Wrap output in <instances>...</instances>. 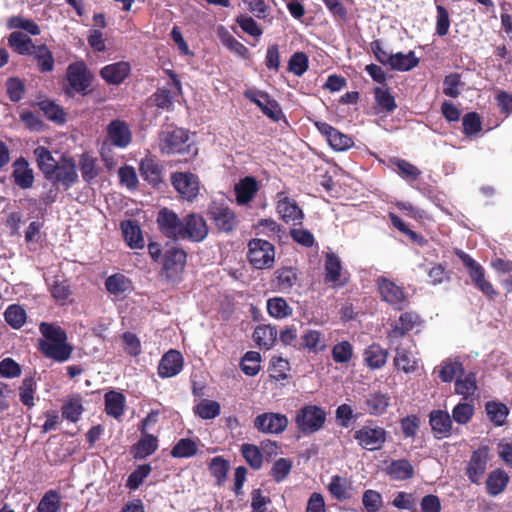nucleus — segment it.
<instances>
[{"instance_id":"nucleus-33","label":"nucleus","mask_w":512,"mask_h":512,"mask_svg":"<svg viewBox=\"0 0 512 512\" xmlns=\"http://www.w3.org/2000/svg\"><path fill=\"white\" fill-rule=\"evenodd\" d=\"M105 287L110 294L120 296L132 290V283L125 275L117 273L106 279Z\"/></svg>"},{"instance_id":"nucleus-54","label":"nucleus","mask_w":512,"mask_h":512,"mask_svg":"<svg viewBox=\"0 0 512 512\" xmlns=\"http://www.w3.org/2000/svg\"><path fill=\"white\" fill-rule=\"evenodd\" d=\"M260 233L277 239H282L285 235L284 229L273 219H261L257 225Z\"/></svg>"},{"instance_id":"nucleus-15","label":"nucleus","mask_w":512,"mask_h":512,"mask_svg":"<svg viewBox=\"0 0 512 512\" xmlns=\"http://www.w3.org/2000/svg\"><path fill=\"white\" fill-rule=\"evenodd\" d=\"M377 286L382 299L396 310H402L406 304V295L402 287L396 285L388 278L380 277Z\"/></svg>"},{"instance_id":"nucleus-40","label":"nucleus","mask_w":512,"mask_h":512,"mask_svg":"<svg viewBox=\"0 0 512 512\" xmlns=\"http://www.w3.org/2000/svg\"><path fill=\"white\" fill-rule=\"evenodd\" d=\"M387 351L377 344L370 345L364 352V361L371 369L381 368L387 360Z\"/></svg>"},{"instance_id":"nucleus-4","label":"nucleus","mask_w":512,"mask_h":512,"mask_svg":"<svg viewBox=\"0 0 512 512\" xmlns=\"http://www.w3.org/2000/svg\"><path fill=\"white\" fill-rule=\"evenodd\" d=\"M354 439L361 448L368 451H377L383 448L387 439V432L383 427L368 422L355 430Z\"/></svg>"},{"instance_id":"nucleus-31","label":"nucleus","mask_w":512,"mask_h":512,"mask_svg":"<svg viewBox=\"0 0 512 512\" xmlns=\"http://www.w3.org/2000/svg\"><path fill=\"white\" fill-rule=\"evenodd\" d=\"M258 190L257 182L252 177H246L235 185L237 203L245 205L249 203Z\"/></svg>"},{"instance_id":"nucleus-17","label":"nucleus","mask_w":512,"mask_h":512,"mask_svg":"<svg viewBox=\"0 0 512 512\" xmlns=\"http://www.w3.org/2000/svg\"><path fill=\"white\" fill-rule=\"evenodd\" d=\"M318 131L335 151H345L353 145V140L348 135L338 131L326 122L315 123Z\"/></svg>"},{"instance_id":"nucleus-19","label":"nucleus","mask_w":512,"mask_h":512,"mask_svg":"<svg viewBox=\"0 0 512 512\" xmlns=\"http://www.w3.org/2000/svg\"><path fill=\"white\" fill-rule=\"evenodd\" d=\"M245 97L256 104L263 114L274 121L279 120L281 109L275 100H272L267 93L257 90H247Z\"/></svg>"},{"instance_id":"nucleus-49","label":"nucleus","mask_w":512,"mask_h":512,"mask_svg":"<svg viewBox=\"0 0 512 512\" xmlns=\"http://www.w3.org/2000/svg\"><path fill=\"white\" fill-rule=\"evenodd\" d=\"M350 484L348 480L339 475L331 477L330 483L328 484V490L334 498L337 500H345L349 497Z\"/></svg>"},{"instance_id":"nucleus-27","label":"nucleus","mask_w":512,"mask_h":512,"mask_svg":"<svg viewBox=\"0 0 512 512\" xmlns=\"http://www.w3.org/2000/svg\"><path fill=\"white\" fill-rule=\"evenodd\" d=\"M386 473L392 480L403 481L414 476V467L407 459L392 460L386 467Z\"/></svg>"},{"instance_id":"nucleus-12","label":"nucleus","mask_w":512,"mask_h":512,"mask_svg":"<svg viewBox=\"0 0 512 512\" xmlns=\"http://www.w3.org/2000/svg\"><path fill=\"white\" fill-rule=\"evenodd\" d=\"M325 282L334 288L343 287L348 282V272L342 267V261L334 252L325 255Z\"/></svg>"},{"instance_id":"nucleus-59","label":"nucleus","mask_w":512,"mask_h":512,"mask_svg":"<svg viewBox=\"0 0 512 512\" xmlns=\"http://www.w3.org/2000/svg\"><path fill=\"white\" fill-rule=\"evenodd\" d=\"M362 503L366 512H378L383 505V499L379 492L368 489L363 493Z\"/></svg>"},{"instance_id":"nucleus-41","label":"nucleus","mask_w":512,"mask_h":512,"mask_svg":"<svg viewBox=\"0 0 512 512\" xmlns=\"http://www.w3.org/2000/svg\"><path fill=\"white\" fill-rule=\"evenodd\" d=\"M389 406V397L383 393H372L365 399V410L371 415L383 414Z\"/></svg>"},{"instance_id":"nucleus-45","label":"nucleus","mask_w":512,"mask_h":512,"mask_svg":"<svg viewBox=\"0 0 512 512\" xmlns=\"http://www.w3.org/2000/svg\"><path fill=\"white\" fill-rule=\"evenodd\" d=\"M158 448V440L155 436L142 433V438L135 447V457L143 459L153 454Z\"/></svg>"},{"instance_id":"nucleus-26","label":"nucleus","mask_w":512,"mask_h":512,"mask_svg":"<svg viewBox=\"0 0 512 512\" xmlns=\"http://www.w3.org/2000/svg\"><path fill=\"white\" fill-rule=\"evenodd\" d=\"M488 453L486 449L473 452L467 467V475L471 482L479 483L487 467Z\"/></svg>"},{"instance_id":"nucleus-5","label":"nucleus","mask_w":512,"mask_h":512,"mask_svg":"<svg viewBox=\"0 0 512 512\" xmlns=\"http://www.w3.org/2000/svg\"><path fill=\"white\" fill-rule=\"evenodd\" d=\"M66 79L69 84L66 90L68 94L75 92L86 95L91 85L93 75L83 61H77L68 65Z\"/></svg>"},{"instance_id":"nucleus-57","label":"nucleus","mask_w":512,"mask_h":512,"mask_svg":"<svg viewBox=\"0 0 512 512\" xmlns=\"http://www.w3.org/2000/svg\"><path fill=\"white\" fill-rule=\"evenodd\" d=\"M392 162L397 167L398 173L407 181H415L421 174L416 166L406 160L396 158Z\"/></svg>"},{"instance_id":"nucleus-62","label":"nucleus","mask_w":512,"mask_h":512,"mask_svg":"<svg viewBox=\"0 0 512 512\" xmlns=\"http://www.w3.org/2000/svg\"><path fill=\"white\" fill-rule=\"evenodd\" d=\"M211 474L217 479L218 484H221L229 471V464L221 457H214L209 465Z\"/></svg>"},{"instance_id":"nucleus-36","label":"nucleus","mask_w":512,"mask_h":512,"mask_svg":"<svg viewBox=\"0 0 512 512\" xmlns=\"http://www.w3.org/2000/svg\"><path fill=\"white\" fill-rule=\"evenodd\" d=\"M418 58L413 51L408 53L398 52L390 57L389 66L394 70L409 71L418 65Z\"/></svg>"},{"instance_id":"nucleus-63","label":"nucleus","mask_w":512,"mask_h":512,"mask_svg":"<svg viewBox=\"0 0 512 512\" xmlns=\"http://www.w3.org/2000/svg\"><path fill=\"white\" fill-rule=\"evenodd\" d=\"M292 463L286 458H279L273 464L271 475L276 482L283 481L291 472Z\"/></svg>"},{"instance_id":"nucleus-47","label":"nucleus","mask_w":512,"mask_h":512,"mask_svg":"<svg viewBox=\"0 0 512 512\" xmlns=\"http://www.w3.org/2000/svg\"><path fill=\"white\" fill-rule=\"evenodd\" d=\"M4 318L12 328L19 329L26 321V311L22 306L12 304L6 308Z\"/></svg>"},{"instance_id":"nucleus-24","label":"nucleus","mask_w":512,"mask_h":512,"mask_svg":"<svg viewBox=\"0 0 512 512\" xmlns=\"http://www.w3.org/2000/svg\"><path fill=\"white\" fill-rule=\"evenodd\" d=\"M130 70L131 67L128 62L120 61L104 66L100 75L108 84L119 85L129 75Z\"/></svg>"},{"instance_id":"nucleus-48","label":"nucleus","mask_w":512,"mask_h":512,"mask_svg":"<svg viewBox=\"0 0 512 512\" xmlns=\"http://www.w3.org/2000/svg\"><path fill=\"white\" fill-rule=\"evenodd\" d=\"M198 451L196 441L189 438L180 439L172 448L171 455L175 458H189L194 456Z\"/></svg>"},{"instance_id":"nucleus-3","label":"nucleus","mask_w":512,"mask_h":512,"mask_svg":"<svg viewBox=\"0 0 512 512\" xmlns=\"http://www.w3.org/2000/svg\"><path fill=\"white\" fill-rule=\"evenodd\" d=\"M247 256L254 268L270 269L275 261V248L270 242L255 238L248 243Z\"/></svg>"},{"instance_id":"nucleus-11","label":"nucleus","mask_w":512,"mask_h":512,"mask_svg":"<svg viewBox=\"0 0 512 512\" xmlns=\"http://www.w3.org/2000/svg\"><path fill=\"white\" fill-rule=\"evenodd\" d=\"M53 171L46 179L61 184L65 189L71 188L78 181L77 166L72 158L63 157Z\"/></svg>"},{"instance_id":"nucleus-34","label":"nucleus","mask_w":512,"mask_h":512,"mask_svg":"<svg viewBox=\"0 0 512 512\" xmlns=\"http://www.w3.org/2000/svg\"><path fill=\"white\" fill-rule=\"evenodd\" d=\"M277 330L271 325L257 326L253 333L256 344L265 349H270L277 339Z\"/></svg>"},{"instance_id":"nucleus-52","label":"nucleus","mask_w":512,"mask_h":512,"mask_svg":"<svg viewBox=\"0 0 512 512\" xmlns=\"http://www.w3.org/2000/svg\"><path fill=\"white\" fill-rule=\"evenodd\" d=\"M486 411L489 419L496 425L502 426L508 415V408L497 402H487Z\"/></svg>"},{"instance_id":"nucleus-38","label":"nucleus","mask_w":512,"mask_h":512,"mask_svg":"<svg viewBox=\"0 0 512 512\" xmlns=\"http://www.w3.org/2000/svg\"><path fill=\"white\" fill-rule=\"evenodd\" d=\"M34 155L39 169L44 174V177L47 178L48 175H51V173L54 172L53 169H55L58 161H56L51 152L43 146L35 148Z\"/></svg>"},{"instance_id":"nucleus-58","label":"nucleus","mask_w":512,"mask_h":512,"mask_svg":"<svg viewBox=\"0 0 512 512\" xmlns=\"http://www.w3.org/2000/svg\"><path fill=\"white\" fill-rule=\"evenodd\" d=\"M35 380L32 377H26L24 378L22 385L19 389V396L21 402L27 406L32 407L34 406V391H35Z\"/></svg>"},{"instance_id":"nucleus-39","label":"nucleus","mask_w":512,"mask_h":512,"mask_svg":"<svg viewBox=\"0 0 512 512\" xmlns=\"http://www.w3.org/2000/svg\"><path fill=\"white\" fill-rule=\"evenodd\" d=\"M9 45L21 55H30L36 47L32 39L22 32H13L8 38Z\"/></svg>"},{"instance_id":"nucleus-9","label":"nucleus","mask_w":512,"mask_h":512,"mask_svg":"<svg viewBox=\"0 0 512 512\" xmlns=\"http://www.w3.org/2000/svg\"><path fill=\"white\" fill-rule=\"evenodd\" d=\"M207 235L208 226L200 214L190 213L182 218L181 240L201 242Z\"/></svg>"},{"instance_id":"nucleus-37","label":"nucleus","mask_w":512,"mask_h":512,"mask_svg":"<svg viewBox=\"0 0 512 512\" xmlns=\"http://www.w3.org/2000/svg\"><path fill=\"white\" fill-rule=\"evenodd\" d=\"M509 481V476L503 470L497 469L491 472L486 480L487 492L496 496L504 491Z\"/></svg>"},{"instance_id":"nucleus-23","label":"nucleus","mask_w":512,"mask_h":512,"mask_svg":"<svg viewBox=\"0 0 512 512\" xmlns=\"http://www.w3.org/2000/svg\"><path fill=\"white\" fill-rule=\"evenodd\" d=\"M183 367V357L176 350L168 351L160 360L158 374L162 378H170L177 375Z\"/></svg>"},{"instance_id":"nucleus-32","label":"nucleus","mask_w":512,"mask_h":512,"mask_svg":"<svg viewBox=\"0 0 512 512\" xmlns=\"http://www.w3.org/2000/svg\"><path fill=\"white\" fill-rule=\"evenodd\" d=\"M104 398L106 413L115 419H119L124 413V395L117 391H109L105 394Z\"/></svg>"},{"instance_id":"nucleus-51","label":"nucleus","mask_w":512,"mask_h":512,"mask_svg":"<svg viewBox=\"0 0 512 512\" xmlns=\"http://www.w3.org/2000/svg\"><path fill=\"white\" fill-rule=\"evenodd\" d=\"M261 355L256 351H248L242 357L241 370L248 376H255L260 370Z\"/></svg>"},{"instance_id":"nucleus-7","label":"nucleus","mask_w":512,"mask_h":512,"mask_svg":"<svg viewBox=\"0 0 512 512\" xmlns=\"http://www.w3.org/2000/svg\"><path fill=\"white\" fill-rule=\"evenodd\" d=\"M457 255L461 259L464 266L468 269L469 277L471 278L475 287L490 299L495 298L497 292L493 288V285L488 280H486L484 268L470 255L463 251L457 252Z\"/></svg>"},{"instance_id":"nucleus-13","label":"nucleus","mask_w":512,"mask_h":512,"mask_svg":"<svg viewBox=\"0 0 512 512\" xmlns=\"http://www.w3.org/2000/svg\"><path fill=\"white\" fill-rule=\"evenodd\" d=\"M288 418L284 414L266 412L255 417L254 427L265 434H281L288 426Z\"/></svg>"},{"instance_id":"nucleus-42","label":"nucleus","mask_w":512,"mask_h":512,"mask_svg":"<svg viewBox=\"0 0 512 512\" xmlns=\"http://www.w3.org/2000/svg\"><path fill=\"white\" fill-rule=\"evenodd\" d=\"M435 372L443 382L447 383L453 381L459 374H463V367L458 361L446 359L435 369Z\"/></svg>"},{"instance_id":"nucleus-55","label":"nucleus","mask_w":512,"mask_h":512,"mask_svg":"<svg viewBox=\"0 0 512 512\" xmlns=\"http://www.w3.org/2000/svg\"><path fill=\"white\" fill-rule=\"evenodd\" d=\"M220 404L213 400H202L195 408L196 414L202 419H213L220 414Z\"/></svg>"},{"instance_id":"nucleus-46","label":"nucleus","mask_w":512,"mask_h":512,"mask_svg":"<svg viewBox=\"0 0 512 512\" xmlns=\"http://www.w3.org/2000/svg\"><path fill=\"white\" fill-rule=\"evenodd\" d=\"M267 310L270 316L277 319H283L292 314V308L282 297H273L268 299Z\"/></svg>"},{"instance_id":"nucleus-22","label":"nucleus","mask_w":512,"mask_h":512,"mask_svg":"<svg viewBox=\"0 0 512 512\" xmlns=\"http://www.w3.org/2000/svg\"><path fill=\"white\" fill-rule=\"evenodd\" d=\"M421 325V319L415 312H405L400 315L398 322H396L391 331L389 332V339L392 344L396 340L402 338L407 332L417 328Z\"/></svg>"},{"instance_id":"nucleus-8","label":"nucleus","mask_w":512,"mask_h":512,"mask_svg":"<svg viewBox=\"0 0 512 512\" xmlns=\"http://www.w3.org/2000/svg\"><path fill=\"white\" fill-rule=\"evenodd\" d=\"M208 217L218 230L226 233L233 231L238 224L234 211L223 203L212 202L208 208Z\"/></svg>"},{"instance_id":"nucleus-28","label":"nucleus","mask_w":512,"mask_h":512,"mask_svg":"<svg viewBox=\"0 0 512 512\" xmlns=\"http://www.w3.org/2000/svg\"><path fill=\"white\" fill-rule=\"evenodd\" d=\"M432 430L442 436H448L452 429V420L448 412L434 410L429 415Z\"/></svg>"},{"instance_id":"nucleus-53","label":"nucleus","mask_w":512,"mask_h":512,"mask_svg":"<svg viewBox=\"0 0 512 512\" xmlns=\"http://www.w3.org/2000/svg\"><path fill=\"white\" fill-rule=\"evenodd\" d=\"M242 455L246 462L255 470L261 468L263 463V456L259 448L252 444H243Z\"/></svg>"},{"instance_id":"nucleus-20","label":"nucleus","mask_w":512,"mask_h":512,"mask_svg":"<svg viewBox=\"0 0 512 512\" xmlns=\"http://www.w3.org/2000/svg\"><path fill=\"white\" fill-rule=\"evenodd\" d=\"M411 347V341L397 344L395 347L394 365L398 370H402L406 374L415 372L418 367V359L411 350Z\"/></svg>"},{"instance_id":"nucleus-18","label":"nucleus","mask_w":512,"mask_h":512,"mask_svg":"<svg viewBox=\"0 0 512 512\" xmlns=\"http://www.w3.org/2000/svg\"><path fill=\"white\" fill-rule=\"evenodd\" d=\"M107 136L110 143L120 149L128 147L132 141V132L129 125L122 120H112L107 128Z\"/></svg>"},{"instance_id":"nucleus-21","label":"nucleus","mask_w":512,"mask_h":512,"mask_svg":"<svg viewBox=\"0 0 512 512\" xmlns=\"http://www.w3.org/2000/svg\"><path fill=\"white\" fill-rule=\"evenodd\" d=\"M277 213L287 224L301 225L304 219V213L295 200L289 197H283L277 202Z\"/></svg>"},{"instance_id":"nucleus-30","label":"nucleus","mask_w":512,"mask_h":512,"mask_svg":"<svg viewBox=\"0 0 512 512\" xmlns=\"http://www.w3.org/2000/svg\"><path fill=\"white\" fill-rule=\"evenodd\" d=\"M121 229L124 239L130 248L139 249L144 247L141 229L135 222L131 220L122 222Z\"/></svg>"},{"instance_id":"nucleus-60","label":"nucleus","mask_w":512,"mask_h":512,"mask_svg":"<svg viewBox=\"0 0 512 512\" xmlns=\"http://www.w3.org/2000/svg\"><path fill=\"white\" fill-rule=\"evenodd\" d=\"M221 42L225 47H227L230 51L235 53L236 55L245 58L249 52L248 48L244 46L241 42H239L236 38H234L228 32H223L220 34Z\"/></svg>"},{"instance_id":"nucleus-35","label":"nucleus","mask_w":512,"mask_h":512,"mask_svg":"<svg viewBox=\"0 0 512 512\" xmlns=\"http://www.w3.org/2000/svg\"><path fill=\"white\" fill-rule=\"evenodd\" d=\"M41 72H51L54 69V58L52 52L46 45H36L31 54Z\"/></svg>"},{"instance_id":"nucleus-16","label":"nucleus","mask_w":512,"mask_h":512,"mask_svg":"<svg viewBox=\"0 0 512 512\" xmlns=\"http://www.w3.org/2000/svg\"><path fill=\"white\" fill-rule=\"evenodd\" d=\"M158 227L163 235L173 240H181L182 219L168 208H162L157 215Z\"/></svg>"},{"instance_id":"nucleus-44","label":"nucleus","mask_w":512,"mask_h":512,"mask_svg":"<svg viewBox=\"0 0 512 512\" xmlns=\"http://www.w3.org/2000/svg\"><path fill=\"white\" fill-rule=\"evenodd\" d=\"M302 346L310 352L322 351L326 348V342L321 332L309 329L301 337Z\"/></svg>"},{"instance_id":"nucleus-43","label":"nucleus","mask_w":512,"mask_h":512,"mask_svg":"<svg viewBox=\"0 0 512 512\" xmlns=\"http://www.w3.org/2000/svg\"><path fill=\"white\" fill-rule=\"evenodd\" d=\"M62 497L54 489L48 490L40 499L37 512H59L61 510Z\"/></svg>"},{"instance_id":"nucleus-64","label":"nucleus","mask_w":512,"mask_h":512,"mask_svg":"<svg viewBox=\"0 0 512 512\" xmlns=\"http://www.w3.org/2000/svg\"><path fill=\"white\" fill-rule=\"evenodd\" d=\"M308 69V57L302 52L294 53L289 60V71L301 76Z\"/></svg>"},{"instance_id":"nucleus-10","label":"nucleus","mask_w":512,"mask_h":512,"mask_svg":"<svg viewBox=\"0 0 512 512\" xmlns=\"http://www.w3.org/2000/svg\"><path fill=\"white\" fill-rule=\"evenodd\" d=\"M186 263V252L176 246L165 251L162 268L163 275L170 281H177Z\"/></svg>"},{"instance_id":"nucleus-14","label":"nucleus","mask_w":512,"mask_h":512,"mask_svg":"<svg viewBox=\"0 0 512 512\" xmlns=\"http://www.w3.org/2000/svg\"><path fill=\"white\" fill-rule=\"evenodd\" d=\"M171 182L181 197L187 201H193L199 193L198 178L190 172L172 174Z\"/></svg>"},{"instance_id":"nucleus-1","label":"nucleus","mask_w":512,"mask_h":512,"mask_svg":"<svg viewBox=\"0 0 512 512\" xmlns=\"http://www.w3.org/2000/svg\"><path fill=\"white\" fill-rule=\"evenodd\" d=\"M39 330L43 339H39L38 347L45 357L60 363L71 357L73 348L67 342L65 330L57 324L47 322H41Z\"/></svg>"},{"instance_id":"nucleus-6","label":"nucleus","mask_w":512,"mask_h":512,"mask_svg":"<svg viewBox=\"0 0 512 512\" xmlns=\"http://www.w3.org/2000/svg\"><path fill=\"white\" fill-rule=\"evenodd\" d=\"M325 420V412L316 405L304 406L295 415L296 426L304 434H311L320 430Z\"/></svg>"},{"instance_id":"nucleus-56","label":"nucleus","mask_w":512,"mask_h":512,"mask_svg":"<svg viewBox=\"0 0 512 512\" xmlns=\"http://www.w3.org/2000/svg\"><path fill=\"white\" fill-rule=\"evenodd\" d=\"M353 356V347L348 341H342L332 348V357L336 363H348Z\"/></svg>"},{"instance_id":"nucleus-50","label":"nucleus","mask_w":512,"mask_h":512,"mask_svg":"<svg viewBox=\"0 0 512 512\" xmlns=\"http://www.w3.org/2000/svg\"><path fill=\"white\" fill-rule=\"evenodd\" d=\"M476 389L477 385L474 373H468L463 378H456L455 393L462 395L465 399L472 396Z\"/></svg>"},{"instance_id":"nucleus-29","label":"nucleus","mask_w":512,"mask_h":512,"mask_svg":"<svg viewBox=\"0 0 512 512\" xmlns=\"http://www.w3.org/2000/svg\"><path fill=\"white\" fill-rule=\"evenodd\" d=\"M141 176L151 184H157L162 179L163 168L157 160L146 157L140 162Z\"/></svg>"},{"instance_id":"nucleus-2","label":"nucleus","mask_w":512,"mask_h":512,"mask_svg":"<svg viewBox=\"0 0 512 512\" xmlns=\"http://www.w3.org/2000/svg\"><path fill=\"white\" fill-rule=\"evenodd\" d=\"M159 149L163 154H180L195 156L196 147L189 142V134L183 128L167 126L158 135Z\"/></svg>"},{"instance_id":"nucleus-61","label":"nucleus","mask_w":512,"mask_h":512,"mask_svg":"<svg viewBox=\"0 0 512 512\" xmlns=\"http://www.w3.org/2000/svg\"><path fill=\"white\" fill-rule=\"evenodd\" d=\"M152 468L149 464H143L137 467L128 477L127 486L135 490L137 489L145 478L151 473Z\"/></svg>"},{"instance_id":"nucleus-25","label":"nucleus","mask_w":512,"mask_h":512,"mask_svg":"<svg viewBox=\"0 0 512 512\" xmlns=\"http://www.w3.org/2000/svg\"><path fill=\"white\" fill-rule=\"evenodd\" d=\"M14 182L21 189H29L33 186L34 183V172L33 169L30 168L29 163L23 157L18 158L13 163V173H12Z\"/></svg>"}]
</instances>
